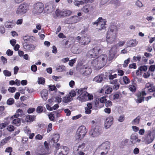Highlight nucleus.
Returning a JSON list of instances; mask_svg holds the SVG:
<instances>
[{"instance_id":"nucleus-1","label":"nucleus","mask_w":155,"mask_h":155,"mask_svg":"<svg viewBox=\"0 0 155 155\" xmlns=\"http://www.w3.org/2000/svg\"><path fill=\"white\" fill-rule=\"evenodd\" d=\"M145 91L147 92H154L153 96L155 97V86L151 83H147L144 88V91H143L141 93L138 94L137 95V98L136 99L137 103H140L144 101L143 96L146 95Z\"/></svg>"},{"instance_id":"nucleus-2","label":"nucleus","mask_w":155,"mask_h":155,"mask_svg":"<svg viewBox=\"0 0 155 155\" xmlns=\"http://www.w3.org/2000/svg\"><path fill=\"white\" fill-rule=\"evenodd\" d=\"M86 88H82L78 90V93L79 95L77 99L81 102L87 100H90L93 99V97L92 94H90L86 91Z\"/></svg>"},{"instance_id":"nucleus-3","label":"nucleus","mask_w":155,"mask_h":155,"mask_svg":"<svg viewBox=\"0 0 155 155\" xmlns=\"http://www.w3.org/2000/svg\"><path fill=\"white\" fill-rule=\"evenodd\" d=\"M101 124L98 122H96L93 125L92 129L90 131V135L93 137H95L100 135L102 133Z\"/></svg>"},{"instance_id":"nucleus-4","label":"nucleus","mask_w":155,"mask_h":155,"mask_svg":"<svg viewBox=\"0 0 155 155\" xmlns=\"http://www.w3.org/2000/svg\"><path fill=\"white\" fill-rule=\"evenodd\" d=\"M87 131V129L85 126H80L77 130L76 134V139L81 140L85 137Z\"/></svg>"},{"instance_id":"nucleus-5","label":"nucleus","mask_w":155,"mask_h":155,"mask_svg":"<svg viewBox=\"0 0 155 155\" xmlns=\"http://www.w3.org/2000/svg\"><path fill=\"white\" fill-rule=\"evenodd\" d=\"M76 39L79 44L84 45H88L91 41V37L87 35H85L81 37L78 36L76 37Z\"/></svg>"},{"instance_id":"nucleus-6","label":"nucleus","mask_w":155,"mask_h":155,"mask_svg":"<svg viewBox=\"0 0 155 155\" xmlns=\"http://www.w3.org/2000/svg\"><path fill=\"white\" fill-rule=\"evenodd\" d=\"M101 48L99 47H95L89 51L87 54V56L90 58H95L98 54Z\"/></svg>"},{"instance_id":"nucleus-7","label":"nucleus","mask_w":155,"mask_h":155,"mask_svg":"<svg viewBox=\"0 0 155 155\" xmlns=\"http://www.w3.org/2000/svg\"><path fill=\"white\" fill-rule=\"evenodd\" d=\"M152 133V132L150 130L146 131L144 137V141L146 144L150 143L154 140V135Z\"/></svg>"},{"instance_id":"nucleus-8","label":"nucleus","mask_w":155,"mask_h":155,"mask_svg":"<svg viewBox=\"0 0 155 155\" xmlns=\"http://www.w3.org/2000/svg\"><path fill=\"white\" fill-rule=\"evenodd\" d=\"M69 151V148L66 146H61L56 150L54 155H68Z\"/></svg>"},{"instance_id":"nucleus-9","label":"nucleus","mask_w":155,"mask_h":155,"mask_svg":"<svg viewBox=\"0 0 155 155\" xmlns=\"http://www.w3.org/2000/svg\"><path fill=\"white\" fill-rule=\"evenodd\" d=\"M79 71L81 74L84 76H87L91 74L92 69L89 66L85 65L81 67Z\"/></svg>"},{"instance_id":"nucleus-10","label":"nucleus","mask_w":155,"mask_h":155,"mask_svg":"<svg viewBox=\"0 0 155 155\" xmlns=\"http://www.w3.org/2000/svg\"><path fill=\"white\" fill-rule=\"evenodd\" d=\"M106 21L105 19H103L101 17L99 18L98 19L92 23L93 25H96L100 27V28L98 29L101 30L102 29H105L106 27L105 25H106Z\"/></svg>"},{"instance_id":"nucleus-11","label":"nucleus","mask_w":155,"mask_h":155,"mask_svg":"<svg viewBox=\"0 0 155 155\" xmlns=\"http://www.w3.org/2000/svg\"><path fill=\"white\" fill-rule=\"evenodd\" d=\"M44 9V5L42 3L38 2L34 5L33 12L34 14H38L41 13Z\"/></svg>"},{"instance_id":"nucleus-12","label":"nucleus","mask_w":155,"mask_h":155,"mask_svg":"<svg viewBox=\"0 0 155 155\" xmlns=\"http://www.w3.org/2000/svg\"><path fill=\"white\" fill-rule=\"evenodd\" d=\"M117 36L115 35L107 33L106 36V41L108 44L114 43L116 41Z\"/></svg>"},{"instance_id":"nucleus-13","label":"nucleus","mask_w":155,"mask_h":155,"mask_svg":"<svg viewBox=\"0 0 155 155\" xmlns=\"http://www.w3.org/2000/svg\"><path fill=\"white\" fill-rule=\"evenodd\" d=\"M28 8V6L26 4L20 5L16 11L17 14L21 15L25 13L27 11Z\"/></svg>"},{"instance_id":"nucleus-14","label":"nucleus","mask_w":155,"mask_h":155,"mask_svg":"<svg viewBox=\"0 0 155 155\" xmlns=\"http://www.w3.org/2000/svg\"><path fill=\"white\" fill-rule=\"evenodd\" d=\"M114 118L112 116L107 117L104 122V127L106 129L109 128L113 124Z\"/></svg>"},{"instance_id":"nucleus-15","label":"nucleus","mask_w":155,"mask_h":155,"mask_svg":"<svg viewBox=\"0 0 155 155\" xmlns=\"http://www.w3.org/2000/svg\"><path fill=\"white\" fill-rule=\"evenodd\" d=\"M55 8L54 3L52 2H49L46 4L45 6V10L48 13H51L54 10Z\"/></svg>"},{"instance_id":"nucleus-16","label":"nucleus","mask_w":155,"mask_h":155,"mask_svg":"<svg viewBox=\"0 0 155 155\" xmlns=\"http://www.w3.org/2000/svg\"><path fill=\"white\" fill-rule=\"evenodd\" d=\"M117 47L114 45L110 51L109 55V60H111L114 58L117 53Z\"/></svg>"},{"instance_id":"nucleus-17","label":"nucleus","mask_w":155,"mask_h":155,"mask_svg":"<svg viewBox=\"0 0 155 155\" xmlns=\"http://www.w3.org/2000/svg\"><path fill=\"white\" fill-rule=\"evenodd\" d=\"M24 49L27 51H32L35 49L36 46L34 45L29 44L26 42L23 44Z\"/></svg>"},{"instance_id":"nucleus-18","label":"nucleus","mask_w":155,"mask_h":155,"mask_svg":"<svg viewBox=\"0 0 155 155\" xmlns=\"http://www.w3.org/2000/svg\"><path fill=\"white\" fill-rule=\"evenodd\" d=\"M97 58L100 62V64H101V65H102L103 66L107 62L108 59L107 56L105 54H102Z\"/></svg>"},{"instance_id":"nucleus-19","label":"nucleus","mask_w":155,"mask_h":155,"mask_svg":"<svg viewBox=\"0 0 155 155\" xmlns=\"http://www.w3.org/2000/svg\"><path fill=\"white\" fill-rule=\"evenodd\" d=\"M55 13L57 16H65L69 15L71 14V12L70 11H62L57 10H56Z\"/></svg>"},{"instance_id":"nucleus-20","label":"nucleus","mask_w":155,"mask_h":155,"mask_svg":"<svg viewBox=\"0 0 155 155\" xmlns=\"http://www.w3.org/2000/svg\"><path fill=\"white\" fill-rule=\"evenodd\" d=\"M91 63L92 66L95 67L97 69H101L103 67L102 65L100 64V62L97 58L92 60Z\"/></svg>"},{"instance_id":"nucleus-21","label":"nucleus","mask_w":155,"mask_h":155,"mask_svg":"<svg viewBox=\"0 0 155 155\" xmlns=\"http://www.w3.org/2000/svg\"><path fill=\"white\" fill-rule=\"evenodd\" d=\"M80 19V18L77 16H72L69 18L68 23L69 24L75 23L79 21Z\"/></svg>"},{"instance_id":"nucleus-22","label":"nucleus","mask_w":155,"mask_h":155,"mask_svg":"<svg viewBox=\"0 0 155 155\" xmlns=\"http://www.w3.org/2000/svg\"><path fill=\"white\" fill-rule=\"evenodd\" d=\"M138 41L136 39H132L128 41L127 42V47H133L137 45Z\"/></svg>"},{"instance_id":"nucleus-23","label":"nucleus","mask_w":155,"mask_h":155,"mask_svg":"<svg viewBox=\"0 0 155 155\" xmlns=\"http://www.w3.org/2000/svg\"><path fill=\"white\" fill-rule=\"evenodd\" d=\"M117 27L116 26L113 25L111 26L110 30L107 31V33L112 34H114L117 35Z\"/></svg>"},{"instance_id":"nucleus-24","label":"nucleus","mask_w":155,"mask_h":155,"mask_svg":"<svg viewBox=\"0 0 155 155\" xmlns=\"http://www.w3.org/2000/svg\"><path fill=\"white\" fill-rule=\"evenodd\" d=\"M117 27L116 26L113 25L111 26L110 30L107 31V33L112 34H114L117 35Z\"/></svg>"},{"instance_id":"nucleus-25","label":"nucleus","mask_w":155,"mask_h":155,"mask_svg":"<svg viewBox=\"0 0 155 155\" xmlns=\"http://www.w3.org/2000/svg\"><path fill=\"white\" fill-rule=\"evenodd\" d=\"M35 153L38 155H44L46 153L45 148L44 147H39L35 151Z\"/></svg>"},{"instance_id":"nucleus-26","label":"nucleus","mask_w":155,"mask_h":155,"mask_svg":"<svg viewBox=\"0 0 155 155\" xmlns=\"http://www.w3.org/2000/svg\"><path fill=\"white\" fill-rule=\"evenodd\" d=\"M110 144L108 142H105L102 143L100 146V148L103 150H106L110 148Z\"/></svg>"},{"instance_id":"nucleus-27","label":"nucleus","mask_w":155,"mask_h":155,"mask_svg":"<svg viewBox=\"0 0 155 155\" xmlns=\"http://www.w3.org/2000/svg\"><path fill=\"white\" fill-rule=\"evenodd\" d=\"M60 138V135L59 134H53L52 139L50 142L53 143V144L56 143L58 141Z\"/></svg>"},{"instance_id":"nucleus-28","label":"nucleus","mask_w":155,"mask_h":155,"mask_svg":"<svg viewBox=\"0 0 155 155\" xmlns=\"http://www.w3.org/2000/svg\"><path fill=\"white\" fill-rule=\"evenodd\" d=\"M23 111L21 109H18L15 115L12 116L10 118V119H13L15 117H18L19 116H21L23 114Z\"/></svg>"},{"instance_id":"nucleus-29","label":"nucleus","mask_w":155,"mask_h":155,"mask_svg":"<svg viewBox=\"0 0 155 155\" xmlns=\"http://www.w3.org/2000/svg\"><path fill=\"white\" fill-rule=\"evenodd\" d=\"M110 83L114 85L113 86H112V87L113 89L115 90H117L119 88L120 85L117 83V80L115 79L113 81L111 82Z\"/></svg>"},{"instance_id":"nucleus-30","label":"nucleus","mask_w":155,"mask_h":155,"mask_svg":"<svg viewBox=\"0 0 155 155\" xmlns=\"http://www.w3.org/2000/svg\"><path fill=\"white\" fill-rule=\"evenodd\" d=\"M41 95L42 98L45 100H46L48 98V92L46 89L43 90L41 92Z\"/></svg>"},{"instance_id":"nucleus-31","label":"nucleus","mask_w":155,"mask_h":155,"mask_svg":"<svg viewBox=\"0 0 155 155\" xmlns=\"http://www.w3.org/2000/svg\"><path fill=\"white\" fill-rule=\"evenodd\" d=\"M103 78L101 75H98L95 77L93 79V81L97 83H100L103 80Z\"/></svg>"},{"instance_id":"nucleus-32","label":"nucleus","mask_w":155,"mask_h":155,"mask_svg":"<svg viewBox=\"0 0 155 155\" xmlns=\"http://www.w3.org/2000/svg\"><path fill=\"white\" fill-rule=\"evenodd\" d=\"M13 120L12 124L17 126H19L21 123V120L18 117H15Z\"/></svg>"},{"instance_id":"nucleus-33","label":"nucleus","mask_w":155,"mask_h":155,"mask_svg":"<svg viewBox=\"0 0 155 155\" xmlns=\"http://www.w3.org/2000/svg\"><path fill=\"white\" fill-rule=\"evenodd\" d=\"M35 118V116L34 115H27L26 116L25 120L27 122H31L33 121Z\"/></svg>"},{"instance_id":"nucleus-34","label":"nucleus","mask_w":155,"mask_h":155,"mask_svg":"<svg viewBox=\"0 0 155 155\" xmlns=\"http://www.w3.org/2000/svg\"><path fill=\"white\" fill-rule=\"evenodd\" d=\"M72 100V98L70 97L68 95L63 97V102L64 103H68L71 101Z\"/></svg>"},{"instance_id":"nucleus-35","label":"nucleus","mask_w":155,"mask_h":155,"mask_svg":"<svg viewBox=\"0 0 155 155\" xmlns=\"http://www.w3.org/2000/svg\"><path fill=\"white\" fill-rule=\"evenodd\" d=\"M65 70L66 68L65 66L63 65H59L56 68V70L58 72H62L65 71Z\"/></svg>"},{"instance_id":"nucleus-36","label":"nucleus","mask_w":155,"mask_h":155,"mask_svg":"<svg viewBox=\"0 0 155 155\" xmlns=\"http://www.w3.org/2000/svg\"><path fill=\"white\" fill-rule=\"evenodd\" d=\"M86 142L85 143L83 142L81 144H80L78 146V148L76 150V151H79V150H82L86 146Z\"/></svg>"},{"instance_id":"nucleus-37","label":"nucleus","mask_w":155,"mask_h":155,"mask_svg":"<svg viewBox=\"0 0 155 155\" xmlns=\"http://www.w3.org/2000/svg\"><path fill=\"white\" fill-rule=\"evenodd\" d=\"M140 118L141 117L140 116H138L132 122V124L135 125L138 124L140 121Z\"/></svg>"},{"instance_id":"nucleus-38","label":"nucleus","mask_w":155,"mask_h":155,"mask_svg":"<svg viewBox=\"0 0 155 155\" xmlns=\"http://www.w3.org/2000/svg\"><path fill=\"white\" fill-rule=\"evenodd\" d=\"M5 25L6 28H11L14 27V25L12 22L6 21L5 23Z\"/></svg>"},{"instance_id":"nucleus-39","label":"nucleus","mask_w":155,"mask_h":155,"mask_svg":"<svg viewBox=\"0 0 155 155\" xmlns=\"http://www.w3.org/2000/svg\"><path fill=\"white\" fill-rule=\"evenodd\" d=\"M10 137H8L2 140L0 143V145L3 146L5 145L10 140Z\"/></svg>"},{"instance_id":"nucleus-40","label":"nucleus","mask_w":155,"mask_h":155,"mask_svg":"<svg viewBox=\"0 0 155 155\" xmlns=\"http://www.w3.org/2000/svg\"><path fill=\"white\" fill-rule=\"evenodd\" d=\"M46 111L45 107H37L36 111L38 113H41L43 112H45Z\"/></svg>"},{"instance_id":"nucleus-41","label":"nucleus","mask_w":155,"mask_h":155,"mask_svg":"<svg viewBox=\"0 0 155 155\" xmlns=\"http://www.w3.org/2000/svg\"><path fill=\"white\" fill-rule=\"evenodd\" d=\"M106 99L105 98V97H102L100 99H98V104L97 105L96 104V103H95V104L96 105V106H99V103H104V102L106 101Z\"/></svg>"},{"instance_id":"nucleus-42","label":"nucleus","mask_w":155,"mask_h":155,"mask_svg":"<svg viewBox=\"0 0 155 155\" xmlns=\"http://www.w3.org/2000/svg\"><path fill=\"white\" fill-rule=\"evenodd\" d=\"M89 5H86L83 7L82 8V10L84 13H87L89 12Z\"/></svg>"},{"instance_id":"nucleus-43","label":"nucleus","mask_w":155,"mask_h":155,"mask_svg":"<svg viewBox=\"0 0 155 155\" xmlns=\"http://www.w3.org/2000/svg\"><path fill=\"white\" fill-rule=\"evenodd\" d=\"M123 80L125 84H127L130 83V81L129 78L127 76H124L123 78Z\"/></svg>"},{"instance_id":"nucleus-44","label":"nucleus","mask_w":155,"mask_h":155,"mask_svg":"<svg viewBox=\"0 0 155 155\" xmlns=\"http://www.w3.org/2000/svg\"><path fill=\"white\" fill-rule=\"evenodd\" d=\"M129 89L132 92H135L136 90L135 85L134 84L130 85L129 86Z\"/></svg>"},{"instance_id":"nucleus-45","label":"nucleus","mask_w":155,"mask_h":155,"mask_svg":"<svg viewBox=\"0 0 155 155\" xmlns=\"http://www.w3.org/2000/svg\"><path fill=\"white\" fill-rule=\"evenodd\" d=\"M4 75L6 77H10L11 75V73L9 71L7 70H4L3 71Z\"/></svg>"},{"instance_id":"nucleus-46","label":"nucleus","mask_w":155,"mask_h":155,"mask_svg":"<svg viewBox=\"0 0 155 155\" xmlns=\"http://www.w3.org/2000/svg\"><path fill=\"white\" fill-rule=\"evenodd\" d=\"M62 110H57L54 111L53 113L55 114L56 117H59L61 116L60 113L61 112Z\"/></svg>"},{"instance_id":"nucleus-47","label":"nucleus","mask_w":155,"mask_h":155,"mask_svg":"<svg viewBox=\"0 0 155 155\" xmlns=\"http://www.w3.org/2000/svg\"><path fill=\"white\" fill-rule=\"evenodd\" d=\"M112 91V88L107 86L105 90V93L106 94H109Z\"/></svg>"},{"instance_id":"nucleus-48","label":"nucleus","mask_w":155,"mask_h":155,"mask_svg":"<svg viewBox=\"0 0 155 155\" xmlns=\"http://www.w3.org/2000/svg\"><path fill=\"white\" fill-rule=\"evenodd\" d=\"M92 107H85V113L86 114H89L91 113V109Z\"/></svg>"},{"instance_id":"nucleus-49","label":"nucleus","mask_w":155,"mask_h":155,"mask_svg":"<svg viewBox=\"0 0 155 155\" xmlns=\"http://www.w3.org/2000/svg\"><path fill=\"white\" fill-rule=\"evenodd\" d=\"M131 139L132 140V142H135L138 141L137 137L134 135H132L131 136Z\"/></svg>"},{"instance_id":"nucleus-50","label":"nucleus","mask_w":155,"mask_h":155,"mask_svg":"<svg viewBox=\"0 0 155 155\" xmlns=\"http://www.w3.org/2000/svg\"><path fill=\"white\" fill-rule=\"evenodd\" d=\"M14 102V100L13 98H10L7 101V104L9 105H11Z\"/></svg>"},{"instance_id":"nucleus-51","label":"nucleus","mask_w":155,"mask_h":155,"mask_svg":"<svg viewBox=\"0 0 155 155\" xmlns=\"http://www.w3.org/2000/svg\"><path fill=\"white\" fill-rule=\"evenodd\" d=\"M130 61V58H128L127 60H125L124 61V63L123 64V66L124 67H127L128 65V64L129 63Z\"/></svg>"},{"instance_id":"nucleus-52","label":"nucleus","mask_w":155,"mask_h":155,"mask_svg":"<svg viewBox=\"0 0 155 155\" xmlns=\"http://www.w3.org/2000/svg\"><path fill=\"white\" fill-rule=\"evenodd\" d=\"M14 127L12 125H9L7 127V129L9 132L13 131L14 130Z\"/></svg>"},{"instance_id":"nucleus-53","label":"nucleus","mask_w":155,"mask_h":155,"mask_svg":"<svg viewBox=\"0 0 155 155\" xmlns=\"http://www.w3.org/2000/svg\"><path fill=\"white\" fill-rule=\"evenodd\" d=\"M48 116L49 118L51 121H54V114H53L52 113H49Z\"/></svg>"},{"instance_id":"nucleus-54","label":"nucleus","mask_w":155,"mask_h":155,"mask_svg":"<svg viewBox=\"0 0 155 155\" xmlns=\"http://www.w3.org/2000/svg\"><path fill=\"white\" fill-rule=\"evenodd\" d=\"M52 129V125L51 123H49L47 127V132L48 133L50 132Z\"/></svg>"},{"instance_id":"nucleus-55","label":"nucleus","mask_w":155,"mask_h":155,"mask_svg":"<svg viewBox=\"0 0 155 155\" xmlns=\"http://www.w3.org/2000/svg\"><path fill=\"white\" fill-rule=\"evenodd\" d=\"M71 51L74 54H77L78 53V48L74 46H73L71 48Z\"/></svg>"},{"instance_id":"nucleus-56","label":"nucleus","mask_w":155,"mask_h":155,"mask_svg":"<svg viewBox=\"0 0 155 155\" xmlns=\"http://www.w3.org/2000/svg\"><path fill=\"white\" fill-rule=\"evenodd\" d=\"M8 124L7 123H4L0 124V129H2L7 127Z\"/></svg>"},{"instance_id":"nucleus-57","label":"nucleus","mask_w":155,"mask_h":155,"mask_svg":"<svg viewBox=\"0 0 155 155\" xmlns=\"http://www.w3.org/2000/svg\"><path fill=\"white\" fill-rule=\"evenodd\" d=\"M125 42V41H120L115 45L116 46L117 48L118 47H121L124 45Z\"/></svg>"},{"instance_id":"nucleus-58","label":"nucleus","mask_w":155,"mask_h":155,"mask_svg":"<svg viewBox=\"0 0 155 155\" xmlns=\"http://www.w3.org/2000/svg\"><path fill=\"white\" fill-rule=\"evenodd\" d=\"M16 90V88L14 87H10L8 89V91L9 92L12 93L14 92Z\"/></svg>"},{"instance_id":"nucleus-59","label":"nucleus","mask_w":155,"mask_h":155,"mask_svg":"<svg viewBox=\"0 0 155 155\" xmlns=\"http://www.w3.org/2000/svg\"><path fill=\"white\" fill-rule=\"evenodd\" d=\"M76 61V58H74L70 60L68 63L69 65L71 67L74 64L75 62Z\"/></svg>"},{"instance_id":"nucleus-60","label":"nucleus","mask_w":155,"mask_h":155,"mask_svg":"<svg viewBox=\"0 0 155 155\" xmlns=\"http://www.w3.org/2000/svg\"><path fill=\"white\" fill-rule=\"evenodd\" d=\"M113 3L114 5L117 6H119L120 5V2L117 0H114L113 1Z\"/></svg>"},{"instance_id":"nucleus-61","label":"nucleus","mask_w":155,"mask_h":155,"mask_svg":"<svg viewBox=\"0 0 155 155\" xmlns=\"http://www.w3.org/2000/svg\"><path fill=\"white\" fill-rule=\"evenodd\" d=\"M139 68L140 71H145L147 69V67L146 66H143L140 67Z\"/></svg>"},{"instance_id":"nucleus-62","label":"nucleus","mask_w":155,"mask_h":155,"mask_svg":"<svg viewBox=\"0 0 155 155\" xmlns=\"http://www.w3.org/2000/svg\"><path fill=\"white\" fill-rule=\"evenodd\" d=\"M124 116L123 115H121L119 117L118 120L120 122H123L124 120Z\"/></svg>"},{"instance_id":"nucleus-63","label":"nucleus","mask_w":155,"mask_h":155,"mask_svg":"<svg viewBox=\"0 0 155 155\" xmlns=\"http://www.w3.org/2000/svg\"><path fill=\"white\" fill-rule=\"evenodd\" d=\"M81 3H82L81 2L78 0H75L74 2V4L75 6L79 7L80 5H81Z\"/></svg>"},{"instance_id":"nucleus-64","label":"nucleus","mask_w":155,"mask_h":155,"mask_svg":"<svg viewBox=\"0 0 155 155\" xmlns=\"http://www.w3.org/2000/svg\"><path fill=\"white\" fill-rule=\"evenodd\" d=\"M6 54L8 56H10L12 55L13 51L9 49H8L6 51Z\"/></svg>"}]
</instances>
